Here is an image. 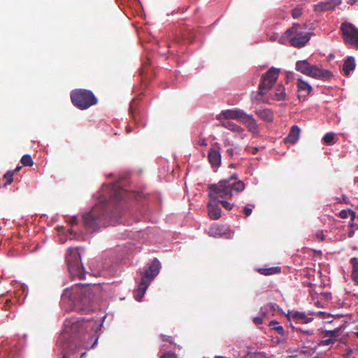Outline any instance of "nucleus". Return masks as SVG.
<instances>
[{
    "label": "nucleus",
    "instance_id": "nucleus-1",
    "mask_svg": "<svg viewBox=\"0 0 358 358\" xmlns=\"http://www.w3.org/2000/svg\"><path fill=\"white\" fill-rule=\"evenodd\" d=\"M87 327L88 322L83 319L65 321L64 331L59 337V342L62 343L63 358H76L74 355L79 352L80 340Z\"/></svg>",
    "mask_w": 358,
    "mask_h": 358
},
{
    "label": "nucleus",
    "instance_id": "nucleus-2",
    "mask_svg": "<svg viewBox=\"0 0 358 358\" xmlns=\"http://www.w3.org/2000/svg\"><path fill=\"white\" fill-rule=\"evenodd\" d=\"M120 218V212L117 209L108 216V205L105 201L99 202L82 216L85 227L91 231H96L101 227L115 225L119 223Z\"/></svg>",
    "mask_w": 358,
    "mask_h": 358
},
{
    "label": "nucleus",
    "instance_id": "nucleus-3",
    "mask_svg": "<svg viewBox=\"0 0 358 358\" xmlns=\"http://www.w3.org/2000/svg\"><path fill=\"white\" fill-rule=\"evenodd\" d=\"M94 298L92 289L88 285L77 284L71 289H66L62 294V301H69L72 308L78 312L88 313L92 310Z\"/></svg>",
    "mask_w": 358,
    "mask_h": 358
},
{
    "label": "nucleus",
    "instance_id": "nucleus-4",
    "mask_svg": "<svg viewBox=\"0 0 358 358\" xmlns=\"http://www.w3.org/2000/svg\"><path fill=\"white\" fill-rule=\"evenodd\" d=\"M245 189V184L243 181L230 182L229 180H222L217 184H212L208 187V194L209 199L219 200L218 199H231L233 196V192H241Z\"/></svg>",
    "mask_w": 358,
    "mask_h": 358
},
{
    "label": "nucleus",
    "instance_id": "nucleus-5",
    "mask_svg": "<svg viewBox=\"0 0 358 358\" xmlns=\"http://www.w3.org/2000/svg\"><path fill=\"white\" fill-rule=\"evenodd\" d=\"M280 73V69L271 67L261 77L258 91L252 96L251 101L255 104H259L266 102L264 95L266 94L276 82Z\"/></svg>",
    "mask_w": 358,
    "mask_h": 358
},
{
    "label": "nucleus",
    "instance_id": "nucleus-6",
    "mask_svg": "<svg viewBox=\"0 0 358 358\" xmlns=\"http://www.w3.org/2000/svg\"><path fill=\"white\" fill-rule=\"evenodd\" d=\"M236 120L245 125L248 131L254 134H258V124L252 115L247 114L240 108L229 109L222 111L217 115V120Z\"/></svg>",
    "mask_w": 358,
    "mask_h": 358
},
{
    "label": "nucleus",
    "instance_id": "nucleus-7",
    "mask_svg": "<svg viewBox=\"0 0 358 358\" xmlns=\"http://www.w3.org/2000/svg\"><path fill=\"white\" fill-rule=\"evenodd\" d=\"M70 98L74 106L80 110H86L98 103V99L94 93L86 89H76L72 90Z\"/></svg>",
    "mask_w": 358,
    "mask_h": 358
},
{
    "label": "nucleus",
    "instance_id": "nucleus-8",
    "mask_svg": "<svg viewBox=\"0 0 358 358\" xmlns=\"http://www.w3.org/2000/svg\"><path fill=\"white\" fill-rule=\"evenodd\" d=\"M295 69L297 71L317 80L326 81L333 77V73L330 71L312 65L306 59L297 61Z\"/></svg>",
    "mask_w": 358,
    "mask_h": 358
},
{
    "label": "nucleus",
    "instance_id": "nucleus-9",
    "mask_svg": "<svg viewBox=\"0 0 358 358\" xmlns=\"http://www.w3.org/2000/svg\"><path fill=\"white\" fill-rule=\"evenodd\" d=\"M66 262L69 271L73 278L82 279L84 278L83 266L80 260V255L77 248H70L67 250Z\"/></svg>",
    "mask_w": 358,
    "mask_h": 358
},
{
    "label": "nucleus",
    "instance_id": "nucleus-10",
    "mask_svg": "<svg viewBox=\"0 0 358 358\" xmlns=\"http://www.w3.org/2000/svg\"><path fill=\"white\" fill-rule=\"evenodd\" d=\"M285 34L289 39L290 45L297 48L305 46L310 41L311 35L310 32L302 31L299 24H294Z\"/></svg>",
    "mask_w": 358,
    "mask_h": 358
},
{
    "label": "nucleus",
    "instance_id": "nucleus-11",
    "mask_svg": "<svg viewBox=\"0 0 358 358\" xmlns=\"http://www.w3.org/2000/svg\"><path fill=\"white\" fill-rule=\"evenodd\" d=\"M341 31L344 43L352 48H358V29L352 23L345 22L341 24Z\"/></svg>",
    "mask_w": 358,
    "mask_h": 358
},
{
    "label": "nucleus",
    "instance_id": "nucleus-12",
    "mask_svg": "<svg viewBox=\"0 0 358 358\" xmlns=\"http://www.w3.org/2000/svg\"><path fill=\"white\" fill-rule=\"evenodd\" d=\"M161 268L159 261L155 258L149 264L148 268H145L144 271L141 273V280H145L148 284L154 280V278L159 274Z\"/></svg>",
    "mask_w": 358,
    "mask_h": 358
},
{
    "label": "nucleus",
    "instance_id": "nucleus-13",
    "mask_svg": "<svg viewBox=\"0 0 358 358\" xmlns=\"http://www.w3.org/2000/svg\"><path fill=\"white\" fill-rule=\"evenodd\" d=\"M208 234L214 238L223 236L227 238L229 236V230L225 225L214 224L210 227Z\"/></svg>",
    "mask_w": 358,
    "mask_h": 358
},
{
    "label": "nucleus",
    "instance_id": "nucleus-14",
    "mask_svg": "<svg viewBox=\"0 0 358 358\" xmlns=\"http://www.w3.org/2000/svg\"><path fill=\"white\" fill-rule=\"evenodd\" d=\"M219 204L218 200L210 199L207 208L208 216L211 220H218L221 217V208Z\"/></svg>",
    "mask_w": 358,
    "mask_h": 358
},
{
    "label": "nucleus",
    "instance_id": "nucleus-15",
    "mask_svg": "<svg viewBox=\"0 0 358 358\" xmlns=\"http://www.w3.org/2000/svg\"><path fill=\"white\" fill-rule=\"evenodd\" d=\"M298 98L304 101L312 91V87L303 79L299 78L297 81Z\"/></svg>",
    "mask_w": 358,
    "mask_h": 358
},
{
    "label": "nucleus",
    "instance_id": "nucleus-16",
    "mask_svg": "<svg viewBox=\"0 0 358 358\" xmlns=\"http://www.w3.org/2000/svg\"><path fill=\"white\" fill-rule=\"evenodd\" d=\"M341 0H329L327 1L320 2L314 5V10L317 12H322L329 10H333L336 6L340 5Z\"/></svg>",
    "mask_w": 358,
    "mask_h": 358
},
{
    "label": "nucleus",
    "instance_id": "nucleus-17",
    "mask_svg": "<svg viewBox=\"0 0 358 358\" xmlns=\"http://www.w3.org/2000/svg\"><path fill=\"white\" fill-rule=\"evenodd\" d=\"M220 126L238 134L242 139L246 136V134L244 133V129L233 122H222L220 123Z\"/></svg>",
    "mask_w": 358,
    "mask_h": 358
},
{
    "label": "nucleus",
    "instance_id": "nucleus-18",
    "mask_svg": "<svg viewBox=\"0 0 358 358\" xmlns=\"http://www.w3.org/2000/svg\"><path fill=\"white\" fill-rule=\"evenodd\" d=\"M208 159L212 167L217 168L221 164V154L217 150L210 149Z\"/></svg>",
    "mask_w": 358,
    "mask_h": 358
},
{
    "label": "nucleus",
    "instance_id": "nucleus-19",
    "mask_svg": "<svg viewBox=\"0 0 358 358\" xmlns=\"http://www.w3.org/2000/svg\"><path fill=\"white\" fill-rule=\"evenodd\" d=\"M255 113L264 121L271 122L273 120V113L270 109L259 108H257Z\"/></svg>",
    "mask_w": 358,
    "mask_h": 358
},
{
    "label": "nucleus",
    "instance_id": "nucleus-20",
    "mask_svg": "<svg viewBox=\"0 0 358 358\" xmlns=\"http://www.w3.org/2000/svg\"><path fill=\"white\" fill-rule=\"evenodd\" d=\"M299 133H300L299 127L296 125H293L290 129L289 134L285 138V141L286 143L294 144L299 139Z\"/></svg>",
    "mask_w": 358,
    "mask_h": 358
},
{
    "label": "nucleus",
    "instance_id": "nucleus-21",
    "mask_svg": "<svg viewBox=\"0 0 358 358\" xmlns=\"http://www.w3.org/2000/svg\"><path fill=\"white\" fill-rule=\"evenodd\" d=\"M110 197L114 200H121L124 198V191L119 186V183L111 185Z\"/></svg>",
    "mask_w": 358,
    "mask_h": 358
},
{
    "label": "nucleus",
    "instance_id": "nucleus-22",
    "mask_svg": "<svg viewBox=\"0 0 358 358\" xmlns=\"http://www.w3.org/2000/svg\"><path fill=\"white\" fill-rule=\"evenodd\" d=\"M350 264H352L351 279L355 285L358 286V259L352 257L350 259Z\"/></svg>",
    "mask_w": 358,
    "mask_h": 358
},
{
    "label": "nucleus",
    "instance_id": "nucleus-23",
    "mask_svg": "<svg viewBox=\"0 0 358 358\" xmlns=\"http://www.w3.org/2000/svg\"><path fill=\"white\" fill-rule=\"evenodd\" d=\"M272 99L275 101H283L286 98L285 87L282 84H278L275 87V92L271 95Z\"/></svg>",
    "mask_w": 358,
    "mask_h": 358
},
{
    "label": "nucleus",
    "instance_id": "nucleus-24",
    "mask_svg": "<svg viewBox=\"0 0 358 358\" xmlns=\"http://www.w3.org/2000/svg\"><path fill=\"white\" fill-rule=\"evenodd\" d=\"M150 284L146 282L145 280H141L138 284V289H136V294L135 296V299L140 301H141L142 298L143 297L148 286Z\"/></svg>",
    "mask_w": 358,
    "mask_h": 358
},
{
    "label": "nucleus",
    "instance_id": "nucleus-25",
    "mask_svg": "<svg viewBox=\"0 0 358 358\" xmlns=\"http://www.w3.org/2000/svg\"><path fill=\"white\" fill-rule=\"evenodd\" d=\"M355 68V58L353 57H348L344 62L343 70L346 76Z\"/></svg>",
    "mask_w": 358,
    "mask_h": 358
},
{
    "label": "nucleus",
    "instance_id": "nucleus-26",
    "mask_svg": "<svg viewBox=\"0 0 358 358\" xmlns=\"http://www.w3.org/2000/svg\"><path fill=\"white\" fill-rule=\"evenodd\" d=\"M345 327V325H341L338 327L335 328L334 330L326 331L324 338L330 337L331 338L337 339Z\"/></svg>",
    "mask_w": 358,
    "mask_h": 358
},
{
    "label": "nucleus",
    "instance_id": "nucleus-27",
    "mask_svg": "<svg viewBox=\"0 0 358 358\" xmlns=\"http://www.w3.org/2000/svg\"><path fill=\"white\" fill-rule=\"evenodd\" d=\"M268 327L271 330L274 331L278 335L285 336V331L282 326L279 324V322L276 320H272L268 324Z\"/></svg>",
    "mask_w": 358,
    "mask_h": 358
},
{
    "label": "nucleus",
    "instance_id": "nucleus-28",
    "mask_svg": "<svg viewBox=\"0 0 358 358\" xmlns=\"http://www.w3.org/2000/svg\"><path fill=\"white\" fill-rule=\"evenodd\" d=\"M281 271L280 267L275 266L270 268H259L257 269V271L264 275H270L275 273H280Z\"/></svg>",
    "mask_w": 358,
    "mask_h": 358
},
{
    "label": "nucleus",
    "instance_id": "nucleus-29",
    "mask_svg": "<svg viewBox=\"0 0 358 358\" xmlns=\"http://www.w3.org/2000/svg\"><path fill=\"white\" fill-rule=\"evenodd\" d=\"M293 318L301 320L304 323H308L312 320V318H307L305 313L301 312H296L293 314Z\"/></svg>",
    "mask_w": 358,
    "mask_h": 358
},
{
    "label": "nucleus",
    "instance_id": "nucleus-30",
    "mask_svg": "<svg viewBox=\"0 0 358 358\" xmlns=\"http://www.w3.org/2000/svg\"><path fill=\"white\" fill-rule=\"evenodd\" d=\"M20 162L22 165L26 166H31L34 164V161L30 155H24L22 157Z\"/></svg>",
    "mask_w": 358,
    "mask_h": 358
},
{
    "label": "nucleus",
    "instance_id": "nucleus-31",
    "mask_svg": "<svg viewBox=\"0 0 358 358\" xmlns=\"http://www.w3.org/2000/svg\"><path fill=\"white\" fill-rule=\"evenodd\" d=\"M334 140V134L331 133V132L326 134L322 138L323 143L327 145L333 144Z\"/></svg>",
    "mask_w": 358,
    "mask_h": 358
},
{
    "label": "nucleus",
    "instance_id": "nucleus-32",
    "mask_svg": "<svg viewBox=\"0 0 358 358\" xmlns=\"http://www.w3.org/2000/svg\"><path fill=\"white\" fill-rule=\"evenodd\" d=\"M351 215V218L352 220H354V218L355 217V212L353 211V210H342L340 213H339V216L343 218V219H345V218H348V215Z\"/></svg>",
    "mask_w": 358,
    "mask_h": 358
},
{
    "label": "nucleus",
    "instance_id": "nucleus-33",
    "mask_svg": "<svg viewBox=\"0 0 358 358\" xmlns=\"http://www.w3.org/2000/svg\"><path fill=\"white\" fill-rule=\"evenodd\" d=\"M13 175L14 171H8L4 174L3 178L6 180L5 185H8L12 183L13 181Z\"/></svg>",
    "mask_w": 358,
    "mask_h": 358
},
{
    "label": "nucleus",
    "instance_id": "nucleus-34",
    "mask_svg": "<svg viewBox=\"0 0 358 358\" xmlns=\"http://www.w3.org/2000/svg\"><path fill=\"white\" fill-rule=\"evenodd\" d=\"M149 62H145L140 69V74L142 77L147 76L148 73Z\"/></svg>",
    "mask_w": 358,
    "mask_h": 358
},
{
    "label": "nucleus",
    "instance_id": "nucleus-35",
    "mask_svg": "<svg viewBox=\"0 0 358 358\" xmlns=\"http://www.w3.org/2000/svg\"><path fill=\"white\" fill-rule=\"evenodd\" d=\"M255 208V204H248L247 206H245L243 208V213L246 215V216H249L251 215L252 212V208Z\"/></svg>",
    "mask_w": 358,
    "mask_h": 358
},
{
    "label": "nucleus",
    "instance_id": "nucleus-36",
    "mask_svg": "<svg viewBox=\"0 0 358 358\" xmlns=\"http://www.w3.org/2000/svg\"><path fill=\"white\" fill-rule=\"evenodd\" d=\"M327 338H327V339L322 340L320 342V345L327 346V345L334 344L337 341V339L331 338L330 337H327Z\"/></svg>",
    "mask_w": 358,
    "mask_h": 358
},
{
    "label": "nucleus",
    "instance_id": "nucleus-37",
    "mask_svg": "<svg viewBox=\"0 0 358 358\" xmlns=\"http://www.w3.org/2000/svg\"><path fill=\"white\" fill-rule=\"evenodd\" d=\"M160 358H178V355L172 352H162L159 355Z\"/></svg>",
    "mask_w": 358,
    "mask_h": 358
},
{
    "label": "nucleus",
    "instance_id": "nucleus-38",
    "mask_svg": "<svg viewBox=\"0 0 358 358\" xmlns=\"http://www.w3.org/2000/svg\"><path fill=\"white\" fill-rule=\"evenodd\" d=\"M218 201L219 203H221L222 206L227 210H231L234 206L233 204H231L230 203L224 200H218Z\"/></svg>",
    "mask_w": 358,
    "mask_h": 358
},
{
    "label": "nucleus",
    "instance_id": "nucleus-39",
    "mask_svg": "<svg viewBox=\"0 0 358 358\" xmlns=\"http://www.w3.org/2000/svg\"><path fill=\"white\" fill-rule=\"evenodd\" d=\"M301 10L299 8H295L292 11V15L294 19L299 18L301 15Z\"/></svg>",
    "mask_w": 358,
    "mask_h": 358
},
{
    "label": "nucleus",
    "instance_id": "nucleus-40",
    "mask_svg": "<svg viewBox=\"0 0 358 358\" xmlns=\"http://www.w3.org/2000/svg\"><path fill=\"white\" fill-rule=\"evenodd\" d=\"M161 338L163 341L169 342L170 343H173V338L170 336H166V335H161Z\"/></svg>",
    "mask_w": 358,
    "mask_h": 358
},
{
    "label": "nucleus",
    "instance_id": "nucleus-41",
    "mask_svg": "<svg viewBox=\"0 0 358 358\" xmlns=\"http://www.w3.org/2000/svg\"><path fill=\"white\" fill-rule=\"evenodd\" d=\"M252 320H253V322L257 325H259L263 323L262 317H260V316L254 317Z\"/></svg>",
    "mask_w": 358,
    "mask_h": 358
},
{
    "label": "nucleus",
    "instance_id": "nucleus-42",
    "mask_svg": "<svg viewBox=\"0 0 358 358\" xmlns=\"http://www.w3.org/2000/svg\"><path fill=\"white\" fill-rule=\"evenodd\" d=\"M245 150H248V152H250L252 155H255L257 151H258V148H252V147H247L245 148Z\"/></svg>",
    "mask_w": 358,
    "mask_h": 358
},
{
    "label": "nucleus",
    "instance_id": "nucleus-43",
    "mask_svg": "<svg viewBox=\"0 0 358 358\" xmlns=\"http://www.w3.org/2000/svg\"><path fill=\"white\" fill-rule=\"evenodd\" d=\"M198 144L201 146H206L207 145L206 140L205 138H201L199 140Z\"/></svg>",
    "mask_w": 358,
    "mask_h": 358
},
{
    "label": "nucleus",
    "instance_id": "nucleus-44",
    "mask_svg": "<svg viewBox=\"0 0 358 358\" xmlns=\"http://www.w3.org/2000/svg\"><path fill=\"white\" fill-rule=\"evenodd\" d=\"M299 331H300L301 333L304 334H306V335H313V333L312 331L310 330H302L301 329H299Z\"/></svg>",
    "mask_w": 358,
    "mask_h": 358
},
{
    "label": "nucleus",
    "instance_id": "nucleus-45",
    "mask_svg": "<svg viewBox=\"0 0 358 358\" xmlns=\"http://www.w3.org/2000/svg\"><path fill=\"white\" fill-rule=\"evenodd\" d=\"M260 317H262V319L266 317V311L263 309V308H260L259 310Z\"/></svg>",
    "mask_w": 358,
    "mask_h": 358
},
{
    "label": "nucleus",
    "instance_id": "nucleus-46",
    "mask_svg": "<svg viewBox=\"0 0 358 358\" xmlns=\"http://www.w3.org/2000/svg\"><path fill=\"white\" fill-rule=\"evenodd\" d=\"M70 222H71V224L72 225H73V224H77V223H78V219H77V217H75V216H74V217H72L71 218Z\"/></svg>",
    "mask_w": 358,
    "mask_h": 358
},
{
    "label": "nucleus",
    "instance_id": "nucleus-47",
    "mask_svg": "<svg viewBox=\"0 0 358 358\" xmlns=\"http://www.w3.org/2000/svg\"><path fill=\"white\" fill-rule=\"evenodd\" d=\"M227 153L230 157H232L234 156V150L232 148H229L227 150Z\"/></svg>",
    "mask_w": 358,
    "mask_h": 358
},
{
    "label": "nucleus",
    "instance_id": "nucleus-48",
    "mask_svg": "<svg viewBox=\"0 0 358 358\" xmlns=\"http://www.w3.org/2000/svg\"><path fill=\"white\" fill-rule=\"evenodd\" d=\"M278 38V34H273L271 36H270L269 39L271 41H275Z\"/></svg>",
    "mask_w": 358,
    "mask_h": 358
},
{
    "label": "nucleus",
    "instance_id": "nucleus-49",
    "mask_svg": "<svg viewBox=\"0 0 358 358\" xmlns=\"http://www.w3.org/2000/svg\"><path fill=\"white\" fill-rule=\"evenodd\" d=\"M275 303H269L266 305V307L269 308L271 310H275Z\"/></svg>",
    "mask_w": 358,
    "mask_h": 358
},
{
    "label": "nucleus",
    "instance_id": "nucleus-50",
    "mask_svg": "<svg viewBox=\"0 0 358 358\" xmlns=\"http://www.w3.org/2000/svg\"><path fill=\"white\" fill-rule=\"evenodd\" d=\"M238 178V176L237 174L236 173H234L228 180H229L230 181L232 180H236Z\"/></svg>",
    "mask_w": 358,
    "mask_h": 358
},
{
    "label": "nucleus",
    "instance_id": "nucleus-51",
    "mask_svg": "<svg viewBox=\"0 0 358 358\" xmlns=\"http://www.w3.org/2000/svg\"><path fill=\"white\" fill-rule=\"evenodd\" d=\"M358 0H348V3L350 4V5H353L354 3H355Z\"/></svg>",
    "mask_w": 358,
    "mask_h": 358
},
{
    "label": "nucleus",
    "instance_id": "nucleus-52",
    "mask_svg": "<svg viewBox=\"0 0 358 358\" xmlns=\"http://www.w3.org/2000/svg\"><path fill=\"white\" fill-rule=\"evenodd\" d=\"M21 169V166H18L16 167V169L13 171L14 173L20 171Z\"/></svg>",
    "mask_w": 358,
    "mask_h": 358
},
{
    "label": "nucleus",
    "instance_id": "nucleus-53",
    "mask_svg": "<svg viewBox=\"0 0 358 358\" xmlns=\"http://www.w3.org/2000/svg\"><path fill=\"white\" fill-rule=\"evenodd\" d=\"M320 239H321L322 241H323V240H324V235H323V234H321V235L320 236Z\"/></svg>",
    "mask_w": 358,
    "mask_h": 358
},
{
    "label": "nucleus",
    "instance_id": "nucleus-54",
    "mask_svg": "<svg viewBox=\"0 0 358 358\" xmlns=\"http://www.w3.org/2000/svg\"><path fill=\"white\" fill-rule=\"evenodd\" d=\"M215 358H224L222 356H216Z\"/></svg>",
    "mask_w": 358,
    "mask_h": 358
},
{
    "label": "nucleus",
    "instance_id": "nucleus-55",
    "mask_svg": "<svg viewBox=\"0 0 358 358\" xmlns=\"http://www.w3.org/2000/svg\"><path fill=\"white\" fill-rule=\"evenodd\" d=\"M355 336H357V338H358V331L357 332H355Z\"/></svg>",
    "mask_w": 358,
    "mask_h": 358
},
{
    "label": "nucleus",
    "instance_id": "nucleus-56",
    "mask_svg": "<svg viewBox=\"0 0 358 358\" xmlns=\"http://www.w3.org/2000/svg\"><path fill=\"white\" fill-rule=\"evenodd\" d=\"M215 145L217 146V148H220L219 146H218V143H215Z\"/></svg>",
    "mask_w": 358,
    "mask_h": 358
},
{
    "label": "nucleus",
    "instance_id": "nucleus-57",
    "mask_svg": "<svg viewBox=\"0 0 358 358\" xmlns=\"http://www.w3.org/2000/svg\"><path fill=\"white\" fill-rule=\"evenodd\" d=\"M84 355H85V352H82L80 357H83Z\"/></svg>",
    "mask_w": 358,
    "mask_h": 358
},
{
    "label": "nucleus",
    "instance_id": "nucleus-58",
    "mask_svg": "<svg viewBox=\"0 0 358 358\" xmlns=\"http://www.w3.org/2000/svg\"><path fill=\"white\" fill-rule=\"evenodd\" d=\"M130 131H131L130 129H127V132H130Z\"/></svg>",
    "mask_w": 358,
    "mask_h": 358
},
{
    "label": "nucleus",
    "instance_id": "nucleus-59",
    "mask_svg": "<svg viewBox=\"0 0 358 358\" xmlns=\"http://www.w3.org/2000/svg\"><path fill=\"white\" fill-rule=\"evenodd\" d=\"M357 329H358V326H357Z\"/></svg>",
    "mask_w": 358,
    "mask_h": 358
}]
</instances>
